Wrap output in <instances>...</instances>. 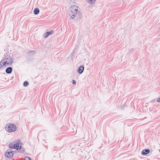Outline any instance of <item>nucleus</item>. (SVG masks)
Segmentation results:
<instances>
[{
    "label": "nucleus",
    "instance_id": "nucleus-1",
    "mask_svg": "<svg viewBox=\"0 0 160 160\" xmlns=\"http://www.w3.org/2000/svg\"><path fill=\"white\" fill-rule=\"evenodd\" d=\"M78 8V7L75 5L71 7L69 9L70 11L68 13L72 19L78 21L81 18L82 16L80 11L77 9Z\"/></svg>",
    "mask_w": 160,
    "mask_h": 160
},
{
    "label": "nucleus",
    "instance_id": "nucleus-2",
    "mask_svg": "<svg viewBox=\"0 0 160 160\" xmlns=\"http://www.w3.org/2000/svg\"><path fill=\"white\" fill-rule=\"evenodd\" d=\"M2 60L3 62V65L5 67L11 65L13 62V59L10 56L9 52H7L4 54Z\"/></svg>",
    "mask_w": 160,
    "mask_h": 160
},
{
    "label": "nucleus",
    "instance_id": "nucleus-3",
    "mask_svg": "<svg viewBox=\"0 0 160 160\" xmlns=\"http://www.w3.org/2000/svg\"><path fill=\"white\" fill-rule=\"evenodd\" d=\"M5 129L7 131L11 132L16 131L17 128L15 125L10 123L9 125H8L5 127Z\"/></svg>",
    "mask_w": 160,
    "mask_h": 160
},
{
    "label": "nucleus",
    "instance_id": "nucleus-4",
    "mask_svg": "<svg viewBox=\"0 0 160 160\" xmlns=\"http://www.w3.org/2000/svg\"><path fill=\"white\" fill-rule=\"evenodd\" d=\"M14 149H16V150H20V152L21 153H23L24 151V148L22 147V146H19V143L17 142L14 144Z\"/></svg>",
    "mask_w": 160,
    "mask_h": 160
},
{
    "label": "nucleus",
    "instance_id": "nucleus-5",
    "mask_svg": "<svg viewBox=\"0 0 160 160\" xmlns=\"http://www.w3.org/2000/svg\"><path fill=\"white\" fill-rule=\"evenodd\" d=\"M14 152L10 149L7 150L6 153L5 154V157L8 158H12L13 156Z\"/></svg>",
    "mask_w": 160,
    "mask_h": 160
},
{
    "label": "nucleus",
    "instance_id": "nucleus-6",
    "mask_svg": "<svg viewBox=\"0 0 160 160\" xmlns=\"http://www.w3.org/2000/svg\"><path fill=\"white\" fill-rule=\"evenodd\" d=\"M84 67L82 65H80L78 68L77 72L79 73L80 74L82 73L84 71Z\"/></svg>",
    "mask_w": 160,
    "mask_h": 160
},
{
    "label": "nucleus",
    "instance_id": "nucleus-7",
    "mask_svg": "<svg viewBox=\"0 0 160 160\" xmlns=\"http://www.w3.org/2000/svg\"><path fill=\"white\" fill-rule=\"evenodd\" d=\"M54 32V31L53 30H52L51 31L48 32L46 33H45L43 35V37L44 38H47L49 35H51L53 34Z\"/></svg>",
    "mask_w": 160,
    "mask_h": 160
},
{
    "label": "nucleus",
    "instance_id": "nucleus-8",
    "mask_svg": "<svg viewBox=\"0 0 160 160\" xmlns=\"http://www.w3.org/2000/svg\"><path fill=\"white\" fill-rule=\"evenodd\" d=\"M150 152V150L148 149L143 150L141 152V154L142 155H146Z\"/></svg>",
    "mask_w": 160,
    "mask_h": 160
},
{
    "label": "nucleus",
    "instance_id": "nucleus-9",
    "mask_svg": "<svg viewBox=\"0 0 160 160\" xmlns=\"http://www.w3.org/2000/svg\"><path fill=\"white\" fill-rule=\"evenodd\" d=\"M12 71V68L11 67H9L6 68V72L8 74H10Z\"/></svg>",
    "mask_w": 160,
    "mask_h": 160
},
{
    "label": "nucleus",
    "instance_id": "nucleus-10",
    "mask_svg": "<svg viewBox=\"0 0 160 160\" xmlns=\"http://www.w3.org/2000/svg\"><path fill=\"white\" fill-rule=\"evenodd\" d=\"M39 10L38 8H35L33 11V12L35 15H37L39 12Z\"/></svg>",
    "mask_w": 160,
    "mask_h": 160
},
{
    "label": "nucleus",
    "instance_id": "nucleus-11",
    "mask_svg": "<svg viewBox=\"0 0 160 160\" xmlns=\"http://www.w3.org/2000/svg\"><path fill=\"white\" fill-rule=\"evenodd\" d=\"M3 62L2 61V60L0 61V69L1 68H4L5 66H4L3 65Z\"/></svg>",
    "mask_w": 160,
    "mask_h": 160
},
{
    "label": "nucleus",
    "instance_id": "nucleus-12",
    "mask_svg": "<svg viewBox=\"0 0 160 160\" xmlns=\"http://www.w3.org/2000/svg\"><path fill=\"white\" fill-rule=\"evenodd\" d=\"M14 144H13L12 143H10L9 144V148L10 149H14Z\"/></svg>",
    "mask_w": 160,
    "mask_h": 160
},
{
    "label": "nucleus",
    "instance_id": "nucleus-13",
    "mask_svg": "<svg viewBox=\"0 0 160 160\" xmlns=\"http://www.w3.org/2000/svg\"><path fill=\"white\" fill-rule=\"evenodd\" d=\"M29 85V82L27 81H25L23 83V86L24 87H27Z\"/></svg>",
    "mask_w": 160,
    "mask_h": 160
},
{
    "label": "nucleus",
    "instance_id": "nucleus-14",
    "mask_svg": "<svg viewBox=\"0 0 160 160\" xmlns=\"http://www.w3.org/2000/svg\"><path fill=\"white\" fill-rule=\"evenodd\" d=\"M88 3L91 4H93L95 2V0H88Z\"/></svg>",
    "mask_w": 160,
    "mask_h": 160
},
{
    "label": "nucleus",
    "instance_id": "nucleus-15",
    "mask_svg": "<svg viewBox=\"0 0 160 160\" xmlns=\"http://www.w3.org/2000/svg\"><path fill=\"white\" fill-rule=\"evenodd\" d=\"M36 51L34 50L30 51L28 52V54H31L33 55L36 53Z\"/></svg>",
    "mask_w": 160,
    "mask_h": 160
},
{
    "label": "nucleus",
    "instance_id": "nucleus-16",
    "mask_svg": "<svg viewBox=\"0 0 160 160\" xmlns=\"http://www.w3.org/2000/svg\"><path fill=\"white\" fill-rule=\"evenodd\" d=\"M25 160H32V159L28 157H26L25 158Z\"/></svg>",
    "mask_w": 160,
    "mask_h": 160
},
{
    "label": "nucleus",
    "instance_id": "nucleus-17",
    "mask_svg": "<svg viewBox=\"0 0 160 160\" xmlns=\"http://www.w3.org/2000/svg\"><path fill=\"white\" fill-rule=\"evenodd\" d=\"M72 83L73 84H76V82L74 80H73L72 81Z\"/></svg>",
    "mask_w": 160,
    "mask_h": 160
},
{
    "label": "nucleus",
    "instance_id": "nucleus-18",
    "mask_svg": "<svg viewBox=\"0 0 160 160\" xmlns=\"http://www.w3.org/2000/svg\"><path fill=\"white\" fill-rule=\"evenodd\" d=\"M70 2L72 3H74L75 2V0H70Z\"/></svg>",
    "mask_w": 160,
    "mask_h": 160
},
{
    "label": "nucleus",
    "instance_id": "nucleus-19",
    "mask_svg": "<svg viewBox=\"0 0 160 160\" xmlns=\"http://www.w3.org/2000/svg\"><path fill=\"white\" fill-rule=\"evenodd\" d=\"M158 102H160V97L157 100Z\"/></svg>",
    "mask_w": 160,
    "mask_h": 160
},
{
    "label": "nucleus",
    "instance_id": "nucleus-20",
    "mask_svg": "<svg viewBox=\"0 0 160 160\" xmlns=\"http://www.w3.org/2000/svg\"><path fill=\"white\" fill-rule=\"evenodd\" d=\"M130 52H132L133 51V48H132L129 50Z\"/></svg>",
    "mask_w": 160,
    "mask_h": 160
}]
</instances>
